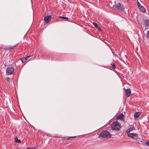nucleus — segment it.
<instances>
[{
    "label": "nucleus",
    "mask_w": 149,
    "mask_h": 149,
    "mask_svg": "<svg viewBox=\"0 0 149 149\" xmlns=\"http://www.w3.org/2000/svg\"><path fill=\"white\" fill-rule=\"evenodd\" d=\"M99 136L101 138H110L111 137V134L107 131H103L100 134Z\"/></svg>",
    "instance_id": "1"
},
{
    "label": "nucleus",
    "mask_w": 149,
    "mask_h": 149,
    "mask_svg": "<svg viewBox=\"0 0 149 149\" xmlns=\"http://www.w3.org/2000/svg\"><path fill=\"white\" fill-rule=\"evenodd\" d=\"M121 127L120 124L118 121L113 123L111 125V128L113 130H118Z\"/></svg>",
    "instance_id": "2"
},
{
    "label": "nucleus",
    "mask_w": 149,
    "mask_h": 149,
    "mask_svg": "<svg viewBox=\"0 0 149 149\" xmlns=\"http://www.w3.org/2000/svg\"><path fill=\"white\" fill-rule=\"evenodd\" d=\"M14 71V69L13 68H7L6 70V75H10L13 74Z\"/></svg>",
    "instance_id": "3"
},
{
    "label": "nucleus",
    "mask_w": 149,
    "mask_h": 149,
    "mask_svg": "<svg viewBox=\"0 0 149 149\" xmlns=\"http://www.w3.org/2000/svg\"><path fill=\"white\" fill-rule=\"evenodd\" d=\"M115 7L119 11H122L124 10V8L119 3H118L117 4L115 5Z\"/></svg>",
    "instance_id": "4"
},
{
    "label": "nucleus",
    "mask_w": 149,
    "mask_h": 149,
    "mask_svg": "<svg viewBox=\"0 0 149 149\" xmlns=\"http://www.w3.org/2000/svg\"><path fill=\"white\" fill-rule=\"evenodd\" d=\"M52 16H46L44 18V23H48L51 21Z\"/></svg>",
    "instance_id": "5"
},
{
    "label": "nucleus",
    "mask_w": 149,
    "mask_h": 149,
    "mask_svg": "<svg viewBox=\"0 0 149 149\" xmlns=\"http://www.w3.org/2000/svg\"><path fill=\"white\" fill-rule=\"evenodd\" d=\"M128 136L130 137L131 138H133L134 139H137V136L138 134L136 133H128Z\"/></svg>",
    "instance_id": "6"
},
{
    "label": "nucleus",
    "mask_w": 149,
    "mask_h": 149,
    "mask_svg": "<svg viewBox=\"0 0 149 149\" xmlns=\"http://www.w3.org/2000/svg\"><path fill=\"white\" fill-rule=\"evenodd\" d=\"M143 23V24L141 25V26H145L146 27L149 26V20L146 19L144 20Z\"/></svg>",
    "instance_id": "7"
},
{
    "label": "nucleus",
    "mask_w": 149,
    "mask_h": 149,
    "mask_svg": "<svg viewBox=\"0 0 149 149\" xmlns=\"http://www.w3.org/2000/svg\"><path fill=\"white\" fill-rule=\"evenodd\" d=\"M124 117L123 114V113H121L117 117L116 119L117 120L120 119L121 120H123Z\"/></svg>",
    "instance_id": "8"
},
{
    "label": "nucleus",
    "mask_w": 149,
    "mask_h": 149,
    "mask_svg": "<svg viewBox=\"0 0 149 149\" xmlns=\"http://www.w3.org/2000/svg\"><path fill=\"white\" fill-rule=\"evenodd\" d=\"M125 93L127 95V97H128L130 95L131 93L130 90L129 89H127L125 90Z\"/></svg>",
    "instance_id": "9"
},
{
    "label": "nucleus",
    "mask_w": 149,
    "mask_h": 149,
    "mask_svg": "<svg viewBox=\"0 0 149 149\" xmlns=\"http://www.w3.org/2000/svg\"><path fill=\"white\" fill-rule=\"evenodd\" d=\"M30 57V56H27L25 57H23L22 58H21L20 60L21 61L22 63H24L26 62V61L27 60L28 58Z\"/></svg>",
    "instance_id": "10"
},
{
    "label": "nucleus",
    "mask_w": 149,
    "mask_h": 149,
    "mask_svg": "<svg viewBox=\"0 0 149 149\" xmlns=\"http://www.w3.org/2000/svg\"><path fill=\"white\" fill-rule=\"evenodd\" d=\"M6 79L8 82L7 83L8 84H9L10 85L12 84L13 82L12 81L11 79L8 77H7L6 78Z\"/></svg>",
    "instance_id": "11"
},
{
    "label": "nucleus",
    "mask_w": 149,
    "mask_h": 149,
    "mask_svg": "<svg viewBox=\"0 0 149 149\" xmlns=\"http://www.w3.org/2000/svg\"><path fill=\"white\" fill-rule=\"evenodd\" d=\"M17 45V44L16 45H15L14 46H10V47H6L4 49H6V50H10L11 49H12L14 47H15V46L16 45Z\"/></svg>",
    "instance_id": "12"
},
{
    "label": "nucleus",
    "mask_w": 149,
    "mask_h": 149,
    "mask_svg": "<svg viewBox=\"0 0 149 149\" xmlns=\"http://www.w3.org/2000/svg\"><path fill=\"white\" fill-rule=\"evenodd\" d=\"M140 116V113L139 112H136L134 114V117L135 119H136L138 118Z\"/></svg>",
    "instance_id": "13"
},
{
    "label": "nucleus",
    "mask_w": 149,
    "mask_h": 149,
    "mask_svg": "<svg viewBox=\"0 0 149 149\" xmlns=\"http://www.w3.org/2000/svg\"><path fill=\"white\" fill-rule=\"evenodd\" d=\"M15 142H17L19 143H20L21 142V140L18 139L17 136H15Z\"/></svg>",
    "instance_id": "14"
},
{
    "label": "nucleus",
    "mask_w": 149,
    "mask_h": 149,
    "mask_svg": "<svg viewBox=\"0 0 149 149\" xmlns=\"http://www.w3.org/2000/svg\"><path fill=\"white\" fill-rule=\"evenodd\" d=\"M139 8L140 10L143 13H144L146 12V9L145 8L142 6L139 7Z\"/></svg>",
    "instance_id": "15"
},
{
    "label": "nucleus",
    "mask_w": 149,
    "mask_h": 149,
    "mask_svg": "<svg viewBox=\"0 0 149 149\" xmlns=\"http://www.w3.org/2000/svg\"><path fill=\"white\" fill-rule=\"evenodd\" d=\"M133 127H130L127 130L126 132L127 134L129 133L131 131H132L133 130Z\"/></svg>",
    "instance_id": "16"
},
{
    "label": "nucleus",
    "mask_w": 149,
    "mask_h": 149,
    "mask_svg": "<svg viewBox=\"0 0 149 149\" xmlns=\"http://www.w3.org/2000/svg\"><path fill=\"white\" fill-rule=\"evenodd\" d=\"M93 25L97 28H98V24L95 23V22H93Z\"/></svg>",
    "instance_id": "17"
},
{
    "label": "nucleus",
    "mask_w": 149,
    "mask_h": 149,
    "mask_svg": "<svg viewBox=\"0 0 149 149\" xmlns=\"http://www.w3.org/2000/svg\"><path fill=\"white\" fill-rule=\"evenodd\" d=\"M61 18H62L63 19H68V18L66 17H63V16H60L59 17Z\"/></svg>",
    "instance_id": "18"
},
{
    "label": "nucleus",
    "mask_w": 149,
    "mask_h": 149,
    "mask_svg": "<svg viewBox=\"0 0 149 149\" xmlns=\"http://www.w3.org/2000/svg\"><path fill=\"white\" fill-rule=\"evenodd\" d=\"M111 65L112 66V68H113L114 69L116 68L115 65L113 63H111Z\"/></svg>",
    "instance_id": "19"
},
{
    "label": "nucleus",
    "mask_w": 149,
    "mask_h": 149,
    "mask_svg": "<svg viewBox=\"0 0 149 149\" xmlns=\"http://www.w3.org/2000/svg\"><path fill=\"white\" fill-rule=\"evenodd\" d=\"M146 144L147 146H149V140H148V141H147L146 142Z\"/></svg>",
    "instance_id": "20"
},
{
    "label": "nucleus",
    "mask_w": 149,
    "mask_h": 149,
    "mask_svg": "<svg viewBox=\"0 0 149 149\" xmlns=\"http://www.w3.org/2000/svg\"><path fill=\"white\" fill-rule=\"evenodd\" d=\"M137 4L139 8L141 6L138 2H137Z\"/></svg>",
    "instance_id": "21"
},
{
    "label": "nucleus",
    "mask_w": 149,
    "mask_h": 149,
    "mask_svg": "<svg viewBox=\"0 0 149 149\" xmlns=\"http://www.w3.org/2000/svg\"><path fill=\"white\" fill-rule=\"evenodd\" d=\"M137 4L139 8L141 6L138 2H137Z\"/></svg>",
    "instance_id": "22"
},
{
    "label": "nucleus",
    "mask_w": 149,
    "mask_h": 149,
    "mask_svg": "<svg viewBox=\"0 0 149 149\" xmlns=\"http://www.w3.org/2000/svg\"><path fill=\"white\" fill-rule=\"evenodd\" d=\"M72 138V137H71L67 138L66 139L67 140H70V139L71 138Z\"/></svg>",
    "instance_id": "23"
},
{
    "label": "nucleus",
    "mask_w": 149,
    "mask_h": 149,
    "mask_svg": "<svg viewBox=\"0 0 149 149\" xmlns=\"http://www.w3.org/2000/svg\"><path fill=\"white\" fill-rule=\"evenodd\" d=\"M148 33V36H147L148 38H149V31H148L147 32Z\"/></svg>",
    "instance_id": "24"
},
{
    "label": "nucleus",
    "mask_w": 149,
    "mask_h": 149,
    "mask_svg": "<svg viewBox=\"0 0 149 149\" xmlns=\"http://www.w3.org/2000/svg\"><path fill=\"white\" fill-rule=\"evenodd\" d=\"M14 64L15 65H16V64L15 63H14Z\"/></svg>",
    "instance_id": "25"
},
{
    "label": "nucleus",
    "mask_w": 149,
    "mask_h": 149,
    "mask_svg": "<svg viewBox=\"0 0 149 149\" xmlns=\"http://www.w3.org/2000/svg\"><path fill=\"white\" fill-rule=\"evenodd\" d=\"M26 149H28V148H27Z\"/></svg>",
    "instance_id": "26"
},
{
    "label": "nucleus",
    "mask_w": 149,
    "mask_h": 149,
    "mask_svg": "<svg viewBox=\"0 0 149 149\" xmlns=\"http://www.w3.org/2000/svg\"><path fill=\"white\" fill-rule=\"evenodd\" d=\"M35 149V148H34V149Z\"/></svg>",
    "instance_id": "27"
}]
</instances>
